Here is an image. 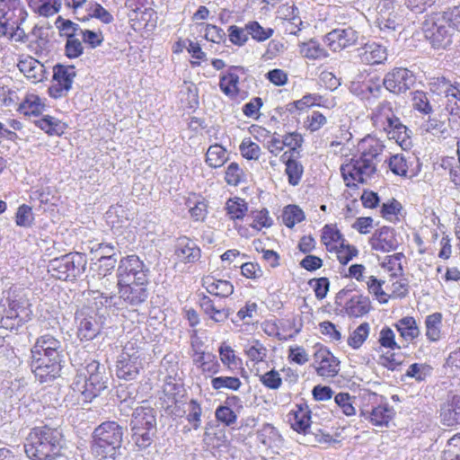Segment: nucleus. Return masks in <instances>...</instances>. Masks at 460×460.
I'll return each mask as SVG.
<instances>
[{"mask_svg":"<svg viewBox=\"0 0 460 460\" xmlns=\"http://www.w3.org/2000/svg\"><path fill=\"white\" fill-rule=\"evenodd\" d=\"M63 434L58 428L48 425L33 428L24 444L27 456L33 460H67L61 453Z\"/></svg>","mask_w":460,"mask_h":460,"instance_id":"1","label":"nucleus"},{"mask_svg":"<svg viewBox=\"0 0 460 460\" xmlns=\"http://www.w3.org/2000/svg\"><path fill=\"white\" fill-rule=\"evenodd\" d=\"M108 377L105 367L99 361L90 359L86 365L79 370L73 384L75 393L81 394V400L84 402H92L102 391L107 387Z\"/></svg>","mask_w":460,"mask_h":460,"instance_id":"2","label":"nucleus"},{"mask_svg":"<svg viewBox=\"0 0 460 460\" xmlns=\"http://www.w3.org/2000/svg\"><path fill=\"white\" fill-rule=\"evenodd\" d=\"M124 429L116 421H104L93 431V452L101 459H115L119 454Z\"/></svg>","mask_w":460,"mask_h":460,"instance_id":"3","label":"nucleus"},{"mask_svg":"<svg viewBox=\"0 0 460 460\" xmlns=\"http://www.w3.org/2000/svg\"><path fill=\"white\" fill-rule=\"evenodd\" d=\"M378 154L362 152L358 158H352L350 164L341 166V171L346 185L349 188L357 187L359 183H367L376 172V163Z\"/></svg>","mask_w":460,"mask_h":460,"instance_id":"4","label":"nucleus"},{"mask_svg":"<svg viewBox=\"0 0 460 460\" xmlns=\"http://www.w3.org/2000/svg\"><path fill=\"white\" fill-rule=\"evenodd\" d=\"M86 256L81 252H69L49 261V270L58 279H75L85 271Z\"/></svg>","mask_w":460,"mask_h":460,"instance_id":"5","label":"nucleus"},{"mask_svg":"<svg viewBox=\"0 0 460 460\" xmlns=\"http://www.w3.org/2000/svg\"><path fill=\"white\" fill-rule=\"evenodd\" d=\"M63 358L59 356L31 353V369L40 383L52 381L60 375Z\"/></svg>","mask_w":460,"mask_h":460,"instance_id":"6","label":"nucleus"},{"mask_svg":"<svg viewBox=\"0 0 460 460\" xmlns=\"http://www.w3.org/2000/svg\"><path fill=\"white\" fill-rule=\"evenodd\" d=\"M76 75L74 66L57 64L53 66L52 84L49 88V94L54 99L66 97L72 88Z\"/></svg>","mask_w":460,"mask_h":460,"instance_id":"7","label":"nucleus"},{"mask_svg":"<svg viewBox=\"0 0 460 460\" xmlns=\"http://www.w3.org/2000/svg\"><path fill=\"white\" fill-rule=\"evenodd\" d=\"M368 401L376 404V406L373 405L371 408L365 406L361 410V416L375 426H387L394 414L393 408L384 402L385 398L383 396L376 394H368Z\"/></svg>","mask_w":460,"mask_h":460,"instance_id":"8","label":"nucleus"},{"mask_svg":"<svg viewBox=\"0 0 460 460\" xmlns=\"http://www.w3.org/2000/svg\"><path fill=\"white\" fill-rule=\"evenodd\" d=\"M455 30L450 28L441 13L437 14L431 28L428 30L427 38L435 49H447L453 43Z\"/></svg>","mask_w":460,"mask_h":460,"instance_id":"9","label":"nucleus"},{"mask_svg":"<svg viewBox=\"0 0 460 460\" xmlns=\"http://www.w3.org/2000/svg\"><path fill=\"white\" fill-rule=\"evenodd\" d=\"M415 81L411 71L403 67H396L385 75L383 84L389 92L399 94L411 89Z\"/></svg>","mask_w":460,"mask_h":460,"instance_id":"10","label":"nucleus"},{"mask_svg":"<svg viewBox=\"0 0 460 460\" xmlns=\"http://www.w3.org/2000/svg\"><path fill=\"white\" fill-rule=\"evenodd\" d=\"M358 40V32L352 27L336 28L324 36V43L334 52L353 46Z\"/></svg>","mask_w":460,"mask_h":460,"instance_id":"11","label":"nucleus"},{"mask_svg":"<svg viewBox=\"0 0 460 460\" xmlns=\"http://www.w3.org/2000/svg\"><path fill=\"white\" fill-rule=\"evenodd\" d=\"M147 283L136 281H119V298L128 305L138 306L148 297Z\"/></svg>","mask_w":460,"mask_h":460,"instance_id":"12","label":"nucleus"},{"mask_svg":"<svg viewBox=\"0 0 460 460\" xmlns=\"http://www.w3.org/2000/svg\"><path fill=\"white\" fill-rule=\"evenodd\" d=\"M119 270L122 279L119 281H137L148 283L146 272L148 270L137 255L128 256L120 261Z\"/></svg>","mask_w":460,"mask_h":460,"instance_id":"13","label":"nucleus"},{"mask_svg":"<svg viewBox=\"0 0 460 460\" xmlns=\"http://www.w3.org/2000/svg\"><path fill=\"white\" fill-rule=\"evenodd\" d=\"M247 70L243 66H233L227 73L220 77L219 87L221 91L230 99H244L246 93L239 89L241 75H245Z\"/></svg>","mask_w":460,"mask_h":460,"instance_id":"14","label":"nucleus"},{"mask_svg":"<svg viewBox=\"0 0 460 460\" xmlns=\"http://www.w3.org/2000/svg\"><path fill=\"white\" fill-rule=\"evenodd\" d=\"M376 22L380 31L391 33L401 26L402 17L395 11V5H392L387 0H380Z\"/></svg>","mask_w":460,"mask_h":460,"instance_id":"15","label":"nucleus"},{"mask_svg":"<svg viewBox=\"0 0 460 460\" xmlns=\"http://www.w3.org/2000/svg\"><path fill=\"white\" fill-rule=\"evenodd\" d=\"M316 349L314 355V362L318 365L316 372L319 376L324 377L334 376L339 372V361L323 346H315Z\"/></svg>","mask_w":460,"mask_h":460,"instance_id":"16","label":"nucleus"},{"mask_svg":"<svg viewBox=\"0 0 460 460\" xmlns=\"http://www.w3.org/2000/svg\"><path fill=\"white\" fill-rule=\"evenodd\" d=\"M142 368L143 364L139 356H136L135 353L130 355L124 352L117 362V376L119 379L134 380Z\"/></svg>","mask_w":460,"mask_h":460,"instance_id":"17","label":"nucleus"},{"mask_svg":"<svg viewBox=\"0 0 460 460\" xmlns=\"http://www.w3.org/2000/svg\"><path fill=\"white\" fill-rule=\"evenodd\" d=\"M373 250L381 252H389L397 249L399 243L393 228L383 226L376 231L369 240Z\"/></svg>","mask_w":460,"mask_h":460,"instance_id":"18","label":"nucleus"},{"mask_svg":"<svg viewBox=\"0 0 460 460\" xmlns=\"http://www.w3.org/2000/svg\"><path fill=\"white\" fill-rule=\"evenodd\" d=\"M17 67L20 72L34 84L47 79L48 73L45 66L31 56L20 58Z\"/></svg>","mask_w":460,"mask_h":460,"instance_id":"19","label":"nucleus"},{"mask_svg":"<svg viewBox=\"0 0 460 460\" xmlns=\"http://www.w3.org/2000/svg\"><path fill=\"white\" fill-rule=\"evenodd\" d=\"M64 351L62 341L49 333L38 337L31 349V353H40L56 357H64Z\"/></svg>","mask_w":460,"mask_h":460,"instance_id":"20","label":"nucleus"},{"mask_svg":"<svg viewBox=\"0 0 460 460\" xmlns=\"http://www.w3.org/2000/svg\"><path fill=\"white\" fill-rule=\"evenodd\" d=\"M358 52L361 62L366 65H379L387 59L386 47L378 42H367L358 49Z\"/></svg>","mask_w":460,"mask_h":460,"instance_id":"21","label":"nucleus"},{"mask_svg":"<svg viewBox=\"0 0 460 460\" xmlns=\"http://www.w3.org/2000/svg\"><path fill=\"white\" fill-rule=\"evenodd\" d=\"M131 428L143 429H156L155 411L150 406L141 405L134 409Z\"/></svg>","mask_w":460,"mask_h":460,"instance_id":"22","label":"nucleus"},{"mask_svg":"<svg viewBox=\"0 0 460 460\" xmlns=\"http://www.w3.org/2000/svg\"><path fill=\"white\" fill-rule=\"evenodd\" d=\"M175 255L184 263H193L200 258V249L196 243L186 236L178 238Z\"/></svg>","mask_w":460,"mask_h":460,"instance_id":"23","label":"nucleus"},{"mask_svg":"<svg viewBox=\"0 0 460 460\" xmlns=\"http://www.w3.org/2000/svg\"><path fill=\"white\" fill-rule=\"evenodd\" d=\"M440 418L448 427L460 423V397L455 395L441 406Z\"/></svg>","mask_w":460,"mask_h":460,"instance_id":"24","label":"nucleus"},{"mask_svg":"<svg viewBox=\"0 0 460 460\" xmlns=\"http://www.w3.org/2000/svg\"><path fill=\"white\" fill-rule=\"evenodd\" d=\"M202 287L207 292L219 297H227L234 292V286L227 280L215 279L211 276L202 279Z\"/></svg>","mask_w":460,"mask_h":460,"instance_id":"25","label":"nucleus"},{"mask_svg":"<svg viewBox=\"0 0 460 460\" xmlns=\"http://www.w3.org/2000/svg\"><path fill=\"white\" fill-rule=\"evenodd\" d=\"M394 326L400 333L401 338L407 342H411L420 334L417 322L412 316L401 318L394 324Z\"/></svg>","mask_w":460,"mask_h":460,"instance_id":"26","label":"nucleus"},{"mask_svg":"<svg viewBox=\"0 0 460 460\" xmlns=\"http://www.w3.org/2000/svg\"><path fill=\"white\" fill-rule=\"evenodd\" d=\"M371 308L369 297L363 295L351 296L345 305V310L350 317H361L367 314Z\"/></svg>","mask_w":460,"mask_h":460,"instance_id":"27","label":"nucleus"},{"mask_svg":"<svg viewBox=\"0 0 460 460\" xmlns=\"http://www.w3.org/2000/svg\"><path fill=\"white\" fill-rule=\"evenodd\" d=\"M422 129L426 131L425 139L431 142H441L449 136V130L445 122L435 119H430L423 124Z\"/></svg>","mask_w":460,"mask_h":460,"instance_id":"28","label":"nucleus"},{"mask_svg":"<svg viewBox=\"0 0 460 460\" xmlns=\"http://www.w3.org/2000/svg\"><path fill=\"white\" fill-rule=\"evenodd\" d=\"M384 131L389 140H394L395 144H404L410 137L411 131L403 125L399 118L390 121L384 127Z\"/></svg>","mask_w":460,"mask_h":460,"instance_id":"29","label":"nucleus"},{"mask_svg":"<svg viewBox=\"0 0 460 460\" xmlns=\"http://www.w3.org/2000/svg\"><path fill=\"white\" fill-rule=\"evenodd\" d=\"M397 117L394 114L392 104L389 102L384 101L380 102L374 110L371 119L376 126L382 127L390 124V121L395 119Z\"/></svg>","mask_w":460,"mask_h":460,"instance_id":"30","label":"nucleus"},{"mask_svg":"<svg viewBox=\"0 0 460 460\" xmlns=\"http://www.w3.org/2000/svg\"><path fill=\"white\" fill-rule=\"evenodd\" d=\"M118 397L119 398V411L123 415L128 416L132 410V405L136 401L137 392L132 386L119 385L117 390Z\"/></svg>","mask_w":460,"mask_h":460,"instance_id":"31","label":"nucleus"},{"mask_svg":"<svg viewBox=\"0 0 460 460\" xmlns=\"http://www.w3.org/2000/svg\"><path fill=\"white\" fill-rule=\"evenodd\" d=\"M6 311L9 314L13 315L14 318H19L18 321L27 323L31 319L32 310L27 301L12 299L8 303Z\"/></svg>","mask_w":460,"mask_h":460,"instance_id":"32","label":"nucleus"},{"mask_svg":"<svg viewBox=\"0 0 460 460\" xmlns=\"http://www.w3.org/2000/svg\"><path fill=\"white\" fill-rule=\"evenodd\" d=\"M101 328L99 323L93 317H84L78 326L77 336L81 341H92L99 333Z\"/></svg>","mask_w":460,"mask_h":460,"instance_id":"33","label":"nucleus"},{"mask_svg":"<svg viewBox=\"0 0 460 460\" xmlns=\"http://www.w3.org/2000/svg\"><path fill=\"white\" fill-rule=\"evenodd\" d=\"M442 314L434 313L425 319L426 337L429 341H438L441 336Z\"/></svg>","mask_w":460,"mask_h":460,"instance_id":"34","label":"nucleus"},{"mask_svg":"<svg viewBox=\"0 0 460 460\" xmlns=\"http://www.w3.org/2000/svg\"><path fill=\"white\" fill-rule=\"evenodd\" d=\"M311 411L308 410V406L298 405V410L295 411L291 421V427L297 432L306 433L310 428V416Z\"/></svg>","mask_w":460,"mask_h":460,"instance_id":"35","label":"nucleus"},{"mask_svg":"<svg viewBox=\"0 0 460 460\" xmlns=\"http://www.w3.org/2000/svg\"><path fill=\"white\" fill-rule=\"evenodd\" d=\"M227 160L228 153L224 146H209L206 153V162L210 167H221Z\"/></svg>","mask_w":460,"mask_h":460,"instance_id":"36","label":"nucleus"},{"mask_svg":"<svg viewBox=\"0 0 460 460\" xmlns=\"http://www.w3.org/2000/svg\"><path fill=\"white\" fill-rule=\"evenodd\" d=\"M44 108L40 98L33 93L27 94L24 100L21 102L18 111L26 115H39Z\"/></svg>","mask_w":460,"mask_h":460,"instance_id":"37","label":"nucleus"},{"mask_svg":"<svg viewBox=\"0 0 460 460\" xmlns=\"http://www.w3.org/2000/svg\"><path fill=\"white\" fill-rule=\"evenodd\" d=\"M35 123L49 135L60 136L65 130V123L51 116L41 118L36 120Z\"/></svg>","mask_w":460,"mask_h":460,"instance_id":"38","label":"nucleus"},{"mask_svg":"<svg viewBox=\"0 0 460 460\" xmlns=\"http://www.w3.org/2000/svg\"><path fill=\"white\" fill-rule=\"evenodd\" d=\"M300 53L309 59H319L328 57V52L316 40H311L300 46Z\"/></svg>","mask_w":460,"mask_h":460,"instance_id":"39","label":"nucleus"},{"mask_svg":"<svg viewBox=\"0 0 460 460\" xmlns=\"http://www.w3.org/2000/svg\"><path fill=\"white\" fill-rule=\"evenodd\" d=\"M246 30L252 39L258 42H263L269 40L274 33V30L272 28L262 27L257 21L247 22Z\"/></svg>","mask_w":460,"mask_h":460,"instance_id":"40","label":"nucleus"},{"mask_svg":"<svg viewBox=\"0 0 460 460\" xmlns=\"http://www.w3.org/2000/svg\"><path fill=\"white\" fill-rule=\"evenodd\" d=\"M186 205L189 208L191 217L195 221H203L207 217V204L204 199L194 196L193 199L189 198Z\"/></svg>","mask_w":460,"mask_h":460,"instance_id":"41","label":"nucleus"},{"mask_svg":"<svg viewBox=\"0 0 460 460\" xmlns=\"http://www.w3.org/2000/svg\"><path fill=\"white\" fill-rule=\"evenodd\" d=\"M356 398L353 396H350L348 393H339L334 397V402L336 403L337 409L335 410L338 411L339 410L341 411L343 414L346 416H353L356 414V409L354 407Z\"/></svg>","mask_w":460,"mask_h":460,"instance_id":"42","label":"nucleus"},{"mask_svg":"<svg viewBox=\"0 0 460 460\" xmlns=\"http://www.w3.org/2000/svg\"><path fill=\"white\" fill-rule=\"evenodd\" d=\"M131 430L132 440L140 449L148 447L153 443V438L156 433V429L131 428Z\"/></svg>","mask_w":460,"mask_h":460,"instance_id":"43","label":"nucleus"},{"mask_svg":"<svg viewBox=\"0 0 460 460\" xmlns=\"http://www.w3.org/2000/svg\"><path fill=\"white\" fill-rule=\"evenodd\" d=\"M305 219L303 210L296 205L287 206L282 213V221L286 226L292 228L296 224Z\"/></svg>","mask_w":460,"mask_h":460,"instance_id":"44","label":"nucleus"},{"mask_svg":"<svg viewBox=\"0 0 460 460\" xmlns=\"http://www.w3.org/2000/svg\"><path fill=\"white\" fill-rule=\"evenodd\" d=\"M54 24L58 30L60 36H65L66 39L75 37L77 32L80 33L81 28L77 23L65 19L62 16H58Z\"/></svg>","mask_w":460,"mask_h":460,"instance_id":"45","label":"nucleus"},{"mask_svg":"<svg viewBox=\"0 0 460 460\" xmlns=\"http://www.w3.org/2000/svg\"><path fill=\"white\" fill-rule=\"evenodd\" d=\"M61 8V0H39L36 4V13L44 17L56 14Z\"/></svg>","mask_w":460,"mask_h":460,"instance_id":"46","label":"nucleus"},{"mask_svg":"<svg viewBox=\"0 0 460 460\" xmlns=\"http://www.w3.org/2000/svg\"><path fill=\"white\" fill-rule=\"evenodd\" d=\"M186 419L195 430L199 429L201 426L202 408L200 404L194 399L190 400L188 404Z\"/></svg>","mask_w":460,"mask_h":460,"instance_id":"47","label":"nucleus"},{"mask_svg":"<svg viewBox=\"0 0 460 460\" xmlns=\"http://www.w3.org/2000/svg\"><path fill=\"white\" fill-rule=\"evenodd\" d=\"M226 209L231 219H242L247 211V205L242 199H230L226 204Z\"/></svg>","mask_w":460,"mask_h":460,"instance_id":"48","label":"nucleus"},{"mask_svg":"<svg viewBox=\"0 0 460 460\" xmlns=\"http://www.w3.org/2000/svg\"><path fill=\"white\" fill-rule=\"evenodd\" d=\"M211 385L214 390L226 388L237 391L241 387L242 382L238 377L234 376H217L212 378Z\"/></svg>","mask_w":460,"mask_h":460,"instance_id":"49","label":"nucleus"},{"mask_svg":"<svg viewBox=\"0 0 460 460\" xmlns=\"http://www.w3.org/2000/svg\"><path fill=\"white\" fill-rule=\"evenodd\" d=\"M412 107L420 112L428 115L432 112V106L428 98V93L422 91L412 93Z\"/></svg>","mask_w":460,"mask_h":460,"instance_id":"50","label":"nucleus"},{"mask_svg":"<svg viewBox=\"0 0 460 460\" xmlns=\"http://www.w3.org/2000/svg\"><path fill=\"white\" fill-rule=\"evenodd\" d=\"M378 343L381 347L391 350L400 349L401 346L395 341L394 332L388 326H384L378 336Z\"/></svg>","mask_w":460,"mask_h":460,"instance_id":"51","label":"nucleus"},{"mask_svg":"<svg viewBox=\"0 0 460 460\" xmlns=\"http://www.w3.org/2000/svg\"><path fill=\"white\" fill-rule=\"evenodd\" d=\"M370 326L367 323H363L350 334L348 343L353 349H358L366 341L369 334Z\"/></svg>","mask_w":460,"mask_h":460,"instance_id":"52","label":"nucleus"},{"mask_svg":"<svg viewBox=\"0 0 460 460\" xmlns=\"http://www.w3.org/2000/svg\"><path fill=\"white\" fill-rule=\"evenodd\" d=\"M442 460H460V435L451 438L442 453Z\"/></svg>","mask_w":460,"mask_h":460,"instance_id":"53","label":"nucleus"},{"mask_svg":"<svg viewBox=\"0 0 460 460\" xmlns=\"http://www.w3.org/2000/svg\"><path fill=\"white\" fill-rule=\"evenodd\" d=\"M441 13L443 14L444 20L447 22L448 26L456 31L460 32V3L447 7L441 12Z\"/></svg>","mask_w":460,"mask_h":460,"instance_id":"54","label":"nucleus"},{"mask_svg":"<svg viewBox=\"0 0 460 460\" xmlns=\"http://www.w3.org/2000/svg\"><path fill=\"white\" fill-rule=\"evenodd\" d=\"M364 282H366L368 292L376 296L380 303L387 302L386 294L382 289L384 281L377 279L375 276L369 275L367 276Z\"/></svg>","mask_w":460,"mask_h":460,"instance_id":"55","label":"nucleus"},{"mask_svg":"<svg viewBox=\"0 0 460 460\" xmlns=\"http://www.w3.org/2000/svg\"><path fill=\"white\" fill-rule=\"evenodd\" d=\"M259 380L266 388L270 390H278L282 385V378L275 369L259 375Z\"/></svg>","mask_w":460,"mask_h":460,"instance_id":"56","label":"nucleus"},{"mask_svg":"<svg viewBox=\"0 0 460 460\" xmlns=\"http://www.w3.org/2000/svg\"><path fill=\"white\" fill-rule=\"evenodd\" d=\"M245 353L252 361L261 362L267 356V349L258 340H254L246 348Z\"/></svg>","mask_w":460,"mask_h":460,"instance_id":"57","label":"nucleus"},{"mask_svg":"<svg viewBox=\"0 0 460 460\" xmlns=\"http://www.w3.org/2000/svg\"><path fill=\"white\" fill-rule=\"evenodd\" d=\"M431 369L429 365L413 363L408 367L405 375L408 377L414 378L418 382H421L430 375Z\"/></svg>","mask_w":460,"mask_h":460,"instance_id":"58","label":"nucleus"},{"mask_svg":"<svg viewBox=\"0 0 460 460\" xmlns=\"http://www.w3.org/2000/svg\"><path fill=\"white\" fill-rule=\"evenodd\" d=\"M353 91L361 90V98L369 99L370 97L378 98L381 93V85L373 82H364L361 84H353Z\"/></svg>","mask_w":460,"mask_h":460,"instance_id":"59","label":"nucleus"},{"mask_svg":"<svg viewBox=\"0 0 460 460\" xmlns=\"http://www.w3.org/2000/svg\"><path fill=\"white\" fill-rule=\"evenodd\" d=\"M228 37H229V40L234 44V45H236V46H243L247 40H248V37H249V33L246 30V25L242 28V27H238L236 25H231L229 26L228 28Z\"/></svg>","mask_w":460,"mask_h":460,"instance_id":"60","label":"nucleus"},{"mask_svg":"<svg viewBox=\"0 0 460 460\" xmlns=\"http://www.w3.org/2000/svg\"><path fill=\"white\" fill-rule=\"evenodd\" d=\"M344 242L345 240H342L340 247L337 248V257L342 265L348 264L354 257L358 256V251L355 246L345 244Z\"/></svg>","mask_w":460,"mask_h":460,"instance_id":"61","label":"nucleus"},{"mask_svg":"<svg viewBox=\"0 0 460 460\" xmlns=\"http://www.w3.org/2000/svg\"><path fill=\"white\" fill-rule=\"evenodd\" d=\"M304 168L303 165L296 161L295 163L289 162L286 166V173L288 178V183L292 186H296L301 181Z\"/></svg>","mask_w":460,"mask_h":460,"instance_id":"62","label":"nucleus"},{"mask_svg":"<svg viewBox=\"0 0 460 460\" xmlns=\"http://www.w3.org/2000/svg\"><path fill=\"white\" fill-rule=\"evenodd\" d=\"M216 418L226 426H231L236 422L237 415L229 406H219L215 412Z\"/></svg>","mask_w":460,"mask_h":460,"instance_id":"63","label":"nucleus"},{"mask_svg":"<svg viewBox=\"0 0 460 460\" xmlns=\"http://www.w3.org/2000/svg\"><path fill=\"white\" fill-rule=\"evenodd\" d=\"M326 123V118L319 111H313L304 121V127L311 132L320 129Z\"/></svg>","mask_w":460,"mask_h":460,"instance_id":"64","label":"nucleus"}]
</instances>
